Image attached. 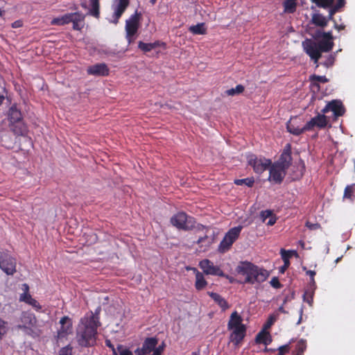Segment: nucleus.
Masks as SVG:
<instances>
[{"label": "nucleus", "instance_id": "obj_46", "mask_svg": "<svg viewBox=\"0 0 355 355\" xmlns=\"http://www.w3.org/2000/svg\"><path fill=\"white\" fill-rule=\"evenodd\" d=\"M270 284L275 288H280L282 287V284L279 282V280L277 277H273L271 279Z\"/></svg>", "mask_w": 355, "mask_h": 355}, {"label": "nucleus", "instance_id": "obj_39", "mask_svg": "<svg viewBox=\"0 0 355 355\" xmlns=\"http://www.w3.org/2000/svg\"><path fill=\"white\" fill-rule=\"evenodd\" d=\"M245 87L242 85H237L235 88L227 89L225 93L228 96H234L243 93Z\"/></svg>", "mask_w": 355, "mask_h": 355}, {"label": "nucleus", "instance_id": "obj_2", "mask_svg": "<svg viewBox=\"0 0 355 355\" xmlns=\"http://www.w3.org/2000/svg\"><path fill=\"white\" fill-rule=\"evenodd\" d=\"M236 271L239 274L246 275L245 282L252 284L265 282L270 275L267 270L259 268L248 261L242 262L238 266Z\"/></svg>", "mask_w": 355, "mask_h": 355}, {"label": "nucleus", "instance_id": "obj_57", "mask_svg": "<svg viewBox=\"0 0 355 355\" xmlns=\"http://www.w3.org/2000/svg\"><path fill=\"white\" fill-rule=\"evenodd\" d=\"M345 5V0H337V2L335 5L333 4L334 8H336L338 10H340L341 8L344 7Z\"/></svg>", "mask_w": 355, "mask_h": 355}, {"label": "nucleus", "instance_id": "obj_33", "mask_svg": "<svg viewBox=\"0 0 355 355\" xmlns=\"http://www.w3.org/2000/svg\"><path fill=\"white\" fill-rule=\"evenodd\" d=\"M190 32L195 35H204L206 33L207 29L203 23L198 24L195 26H191L189 28Z\"/></svg>", "mask_w": 355, "mask_h": 355}, {"label": "nucleus", "instance_id": "obj_51", "mask_svg": "<svg viewBox=\"0 0 355 355\" xmlns=\"http://www.w3.org/2000/svg\"><path fill=\"white\" fill-rule=\"evenodd\" d=\"M275 320H276V317L275 316L270 315L269 318H268L266 322L264 324V328L265 329L270 328L274 324Z\"/></svg>", "mask_w": 355, "mask_h": 355}, {"label": "nucleus", "instance_id": "obj_62", "mask_svg": "<svg viewBox=\"0 0 355 355\" xmlns=\"http://www.w3.org/2000/svg\"><path fill=\"white\" fill-rule=\"evenodd\" d=\"M306 294L307 293L306 292L304 295V300L307 302L309 304H311L312 302H313V297L312 296H310L309 297L306 298Z\"/></svg>", "mask_w": 355, "mask_h": 355}, {"label": "nucleus", "instance_id": "obj_23", "mask_svg": "<svg viewBox=\"0 0 355 355\" xmlns=\"http://www.w3.org/2000/svg\"><path fill=\"white\" fill-rule=\"evenodd\" d=\"M207 295L223 310L225 311L230 306L227 302L221 295L214 292H207Z\"/></svg>", "mask_w": 355, "mask_h": 355}, {"label": "nucleus", "instance_id": "obj_10", "mask_svg": "<svg viewBox=\"0 0 355 355\" xmlns=\"http://www.w3.org/2000/svg\"><path fill=\"white\" fill-rule=\"evenodd\" d=\"M141 14L137 11L132 15L125 21V31L127 38L130 42L132 37L137 33L139 26V19Z\"/></svg>", "mask_w": 355, "mask_h": 355}, {"label": "nucleus", "instance_id": "obj_5", "mask_svg": "<svg viewBox=\"0 0 355 355\" xmlns=\"http://www.w3.org/2000/svg\"><path fill=\"white\" fill-rule=\"evenodd\" d=\"M171 223L178 230L188 231L195 227L196 220L184 212H178L171 218Z\"/></svg>", "mask_w": 355, "mask_h": 355}, {"label": "nucleus", "instance_id": "obj_52", "mask_svg": "<svg viewBox=\"0 0 355 355\" xmlns=\"http://www.w3.org/2000/svg\"><path fill=\"white\" fill-rule=\"evenodd\" d=\"M306 227H308L311 230H315L320 227V225L319 223H312L309 221L306 223Z\"/></svg>", "mask_w": 355, "mask_h": 355}, {"label": "nucleus", "instance_id": "obj_53", "mask_svg": "<svg viewBox=\"0 0 355 355\" xmlns=\"http://www.w3.org/2000/svg\"><path fill=\"white\" fill-rule=\"evenodd\" d=\"M334 57L332 55H330L327 60L323 63V65L329 67H331L334 64Z\"/></svg>", "mask_w": 355, "mask_h": 355}, {"label": "nucleus", "instance_id": "obj_48", "mask_svg": "<svg viewBox=\"0 0 355 355\" xmlns=\"http://www.w3.org/2000/svg\"><path fill=\"white\" fill-rule=\"evenodd\" d=\"M272 211L271 210L262 211L260 214V217L263 222H265L268 218L271 217Z\"/></svg>", "mask_w": 355, "mask_h": 355}, {"label": "nucleus", "instance_id": "obj_44", "mask_svg": "<svg viewBox=\"0 0 355 355\" xmlns=\"http://www.w3.org/2000/svg\"><path fill=\"white\" fill-rule=\"evenodd\" d=\"M117 350L120 355H133L132 352L129 349L124 347L122 345L117 346Z\"/></svg>", "mask_w": 355, "mask_h": 355}, {"label": "nucleus", "instance_id": "obj_40", "mask_svg": "<svg viewBox=\"0 0 355 355\" xmlns=\"http://www.w3.org/2000/svg\"><path fill=\"white\" fill-rule=\"evenodd\" d=\"M310 80L313 85H316V83H326L329 82V79L325 76L315 74L310 76Z\"/></svg>", "mask_w": 355, "mask_h": 355}, {"label": "nucleus", "instance_id": "obj_8", "mask_svg": "<svg viewBox=\"0 0 355 355\" xmlns=\"http://www.w3.org/2000/svg\"><path fill=\"white\" fill-rule=\"evenodd\" d=\"M16 259L8 252L0 253V268L7 275H13L17 270Z\"/></svg>", "mask_w": 355, "mask_h": 355}, {"label": "nucleus", "instance_id": "obj_11", "mask_svg": "<svg viewBox=\"0 0 355 355\" xmlns=\"http://www.w3.org/2000/svg\"><path fill=\"white\" fill-rule=\"evenodd\" d=\"M199 266L206 275L226 277L220 268L218 266H214L213 262L209 259H203L200 261Z\"/></svg>", "mask_w": 355, "mask_h": 355}, {"label": "nucleus", "instance_id": "obj_3", "mask_svg": "<svg viewBox=\"0 0 355 355\" xmlns=\"http://www.w3.org/2000/svg\"><path fill=\"white\" fill-rule=\"evenodd\" d=\"M20 322L21 324H18L17 328L21 330L26 335L32 338H37L42 334L34 313L30 311L22 312L20 316Z\"/></svg>", "mask_w": 355, "mask_h": 355}, {"label": "nucleus", "instance_id": "obj_34", "mask_svg": "<svg viewBox=\"0 0 355 355\" xmlns=\"http://www.w3.org/2000/svg\"><path fill=\"white\" fill-rule=\"evenodd\" d=\"M268 333L262 331L257 335L256 341L267 345L271 342V339L268 338Z\"/></svg>", "mask_w": 355, "mask_h": 355}, {"label": "nucleus", "instance_id": "obj_28", "mask_svg": "<svg viewBox=\"0 0 355 355\" xmlns=\"http://www.w3.org/2000/svg\"><path fill=\"white\" fill-rule=\"evenodd\" d=\"M297 0H284L283 2L284 11L286 13H294L297 8Z\"/></svg>", "mask_w": 355, "mask_h": 355}, {"label": "nucleus", "instance_id": "obj_59", "mask_svg": "<svg viewBox=\"0 0 355 355\" xmlns=\"http://www.w3.org/2000/svg\"><path fill=\"white\" fill-rule=\"evenodd\" d=\"M322 33L323 32H322L321 31H316L315 32V33L313 35V37L315 40H319L320 38H322Z\"/></svg>", "mask_w": 355, "mask_h": 355}, {"label": "nucleus", "instance_id": "obj_13", "mask_svg": "<svg viewBox=\"0 0 355 355\" xmlns=\"http://www.w3.org/2000/svg\"><path fill=\"white\" fill-rule=\"evenodd\" d=\"M286 170L276 164H271L269 178L275 183L280 184L286 174Z\"/></svg>", "mask_w": 355, "mask_h": 355}, {"label": "nucleus", "instance_id": "obj_29", "mask_svg": "<svg viewBox=\"0 0 355 355\" xmlns=\"http://www.w3.org/2000/svg\"><path fill=\"white\" fill-rule=\"evenodd\" d=\"M100 0H90L91 8L89 9V14L92 16L99 18L100 17Z\"/></svg>", "mask_w": 355, "mask_h": 355}, {"label": "nucleus", "instance_id": "obj_9", "mask_svg": "<svg viewBox=\"0 0 355 355\" xmlns=\"http://www.w3.org/2000/svg\"><path fill=\"white\" fill-rule=\"evenodd\" d=\"M302 46L305 53L310 57L311 60L317 64L322 56V53L316 42L307 39L302 42Z\"/></svg>", "mask_w": 355, "mask_h": 355}, {"label": "nucleus", "instance_id": "obj_56", "mask_svg": "<svg viewBox=\"0 0 355 355\" xmlns=\"http://www.w3.org/2000/svg\"><path fill=\"white\" fill-rule=\"evenodd\" d=\"M322 39L327 40L328 41H333V36L331 31L329 32H323L322 33Z\"/></svg>", "mask_w": 355, "mask_h": 355}, {"label": "nucleus", "instance_id": "obj_61", "mask_svg": "<svg viewBox=\"0 0 355 355\" xmlns=\"http://www.w3.org/2000/svg\"><path fill=\"white\" fill-rule=\"evenodd\" d=\"M21 26H22V21H20V20L15 21V22H13V23L12 24V28H19V27H21Z\"/></svg>", "mask_w": 355, "mask_h": 355}, {"label": "nucleus", "instance_id": "obj_43", "mask_svg": "<svg viewBox=\"0 0 355 355\" xmlns=\"http://www.w3.org/2000/svg\"><path fill=\"white\" fill-rule=\"evenodd\" d=\"M329 15L326 18H327L328 21H332L335 23L336 20L334 18V15H335L336 12L339 11V10H338L336 8H334L333 6H331V7H329Z\"/></svg>", "mask_w": 355, "mask_h": 355}, {"label": "nucleus", "instance_id": "obj_30", "mask_svg": "<svg viewBox=\"0 0 355 355\" xmlns=\"http://www.w3.org/2000/svg\"><path fill=\"white\" fill-rule=\"evenodd\" d=\"M160 43L159 41L153 42V43H144L143 42H139L138 44V47L144 52H149L153 49L159 46Z\"/></svg>", "mask_w": 355, "mask_h": 355}, {"label": "nucleus", "instance_id": "obj_60", "mask_svg": "<svg viewBox=\"0 0 355 355\" xmlns=\"http://www.w3.org/2000/svg\"><path fill=\"white\" fill-rule=\"evenodd\" d=\"M276 223V217L272 214L271 217L269 218V220L267 222V225L272 226Z\"/></svg>", "mask_w": 355, "mask_h": 355}, {"label": "nucleus", "instance_id": "obj_38", "mask_svg": "<svg viewBox=\"0 0 355 355\" xmlns=\"http://www.w3.org/2000/svg\"><path fill=\"white\" fill-rule=\"evenodd\" d=\"M319 8H327L333 6L334 0H311Z\"/></svg>", "mask_w": 355, "mask_h": 355}, {"label": "nucleus", "instance_id": "obj_6", "mask_svg": "<svg viewBox=\"0 0 355 355\" xmlns=\"http://www.w3.org/2000/svg\"><path fill=\"white\" fill-rule=\"evenodd\" d=\"M243 227L239 225L231 228L225 235L223 240L220 241L218 250L220 252H225L227 251L235 241L239 238Z\"/></svg>", "mask_w": 355, "mask_h": 355}, {"label": "nucleus", "instance_id": "obj_37", "mask_svg": "<svg viewBox=\"0 0 355 355\" xmlns=\"http://www.w3.org/2000/svg\"><path fill=\"white\" fill-rule=\"evenodd\" d=\"M8 330V322L0 317V340L7 334Z\"/></svg>", "mask_w": 355, "mask_h": 355}, {"label": "nucleus", "instance_id": "obj_64", "mask_svg": "<svg viewBox=\"0 0 355 355\" xmlns=\"http://www.w3.org/2000/svg\"><path fill=\"white\" fill-rule=\"evenodd\" d=\"M22 287H23L24 293H28V291H29L28 285L27 284H22Z\"/></svg>", "mask_w": 355, "mask_h": 355}, {"label": "nucleus", "instance_id": "obj_20", "mask_svg": "<svg viewBox=\"0 0 355 355\" xmlns=\"http://www.w3.org/2000/svg\"><path fill=\"white\" fill-rule=\"evenodd\" d=\"M233 331L230 335V340L234 345H239L244 338L246 332L245 325L237 327L232 329Z\"/></svg>", "mask_w": 355, "mask_h": 355}, {"label": "nucleus", "instance_id": "obj_26", "mask_svg": "<svg viewBox=\"0 0 355 355\" xmlns=\"http://www.w3.org/2000/svg\"><path fill=\"white\" fill-rule=\"evenodd\" d=\"M72 15L71 13H67L61 17H56L52 19L51 24L55 26H64L71 23Z\"/></svg>", "mask_w": 355, "mask_h": 355}, {"label": "nucleus", "instance_id": "obj_45", "mask_svg": "<svg viewBox=\"0 0 355 355\" xmlns=\"http://www.w3.org/2000/svg\"><path fill=\"white\" fill-rule=\"evenodd\" d=\"M59 355H72V347L68 345L66 347L61 348Z\"/></svg>", "mask_w": 355, "mask_h": 355}, {"label": "nucleus", "instance_id": "obj_7", "mask_svg": "<svg viewBox=\"0 0 355 355\" xmlns=\"http://www.w3.org/2000/svg\"><path fill=\"white\" fill-rule=\"evenodd\" d=\"M248 165L251 166L257 174H261L266 171L272 164V162L269 159L265 157L258 158L254 154H249L247 155Z\"/></svg>", "mask_w": 355, "mask_h": 355}, {"label": "nucleus", "instance_id": "obj_58", "mask_svg": "<svg viewBox=\"0 0 355 355\" xmlns=\"http://www.w3.org/2000/svg\"><path fill=\"white\" fill-rule=\"evenodd\" d=\"M289 266L290 262H287L285 261V262H284V265L279 268V272L282 274L284 273L287 268L289 267Z\"/></svg>", "mask_w": 355, "mask_h": 355}, {"label": "nucleus", "instance_id": "obj_14", "mask_svg": "<svg viewBox=\"0 0 355 355\" xmlns=\"http://www.w3.org/2000/svg\"><path fill=\"white\" fill-rule=\"evenodd\" d=\"M327 123L328 121L324 114H318L305 124L304 129L311 130L315 126L319 128H324L327 126Z\"/></svg>", "mask_w": 355, "mask_h": 355}, {"label": "nucleus", "instance_id": "obj_19", "mask_svg": "<svg viewBox=\"0 0 355 355\" xmlns=\"http://www.w3.org/2000/svg\"><path fill=\"white\" fill-rule=\"evenodd\" d=\"M300 119L297 117L291 118L286 123V129L288 132L294 135H300L305 131H308V129H304V127H300L298 125V121Z\"/></svg>", "mask_w": 355, "mask_h": 355}, {"label": "nucleus", "instance_id": "obj_54", "mask_svg": "<svg viewBox=\"0 0 355 355\" xmlns=\"http://www.w3.org/2000/svg\"><path fill=\"white\" fill-rule=\"evenodd\" d=\"M105 345L110 348L112 351V353H113V355H118L115 348H114V346L113 345V344L111 343L110 340L109 339H106L105 341Z\"/></svg>", "mask_w": 355, "mask_h": 355}, {"label": "nucleus", "instance_id": "obj_50", "mask_svg": "<svg viewBox=\"0 0 355 355\" xmlns=\"http://www.w3.org/2000/svg\"><path fill=\"white\" fill-rule=\"evenodd\" d=\"M28 305L31 306L33 308H34L36 311H40L42 309V306L40 304V303L34 298H32L30 302H28Z\"/></svg>", "mask_w": 355, "mask_h": 355}, {"label": "nucleus", "instance_id": "obj_1", "mask_svg": "<svg viewBox=\"0 0 355 355\" xmlns=\"http://www.w3.org/2000/svg\"><path fill=\"white\" fill-rule=\"evenodd\" d=\"M101 325L98 313H90L80 320L76 334V340L81 347L88 348L96 345L98 328Z\"/></svg>", "mask_w": 355, "mask_h": 355}, {"label": "nucleus", "instance_id": "obj_4", "mask_svg": "<svg viewBox=\"0 0 355 355\" xmlns=\"http://www.w3.org/2000/svg\"><path fill=\"white\" fill-rule=\"evenodd\" d=\"M9 127L16 135H23L27 131L21 110L17 105H12L8 113Z\"/></svg>", "mask_w": 355, "mask_h": 355}, {"label": "nucleus", "instance_id": "obj_32", "mask_svg": "<svg viewBox=\"0 0 355 355\" xmlns=\"http://www.w3.org/2000/svg\"><path fill=\"white\" fill-rule=\"evenodd\" d=\"M197 230H198V231L206 230V231H205V234L203 236H199V238L196 241V243L198 244V245H202L205 241H207V243H209V241H208L209 238H208V236L207 234V233L208 232V227L205 226V225L199 224L197 226Z\"/></svg>", "mask_w": 355, "mask_h": 355}, {"label": "nucleus", "instance_id": "obj_41", "mask_svg": "<svg viewBox=\"0 0 355 355\" xmlns=\"http://www.w3.org/2000/svg\"><path fill=\"white\" fill-rule=\"evenodd\" d=\"M293 252H294V251H287L284 249H282L280 253L283 261L285 262L286 261L287 262H290L289 259L291 257Z\"/></svg>", "mask_w": 355, "mask_h": 355}, {"label": "nucleus", "instance_id": "obj_27", "mask_svg": "<svg viewBox=\"0 0 355 355\" xmlns=\"http://www.w3.org/2000/svg\"><path fill=\"white\" fill-rule=\"evenodd\" d=\"M316 44H318V46L321 53H327L331 51L334 46L333 41H328L323 39L316 42Z\"/></svg>", "mask_w": 355, "mask_h": 355}, {"label": "nucleus", "instance_id": "obj_17", "mask_svg": "<svg viewBox=\"0 0 355 355\" xmlns=\"http://www.w3.org/2000/svg\"><path fill=\"white\" fill-rule=\"evenodd\" d=\"M117 3L114 6V12L112 23L116 24L123 13L125 12L130 3V0H116Z\"/></svg>", "mask_w": 355, "mask_h": 355}, {"label": "nucleus", "instance_id": "obj_49", "mask_svg": "<svg viewBox=\"0 0 355 355\" xmlns=\"http://www.w3.org/2000/svg\"><path fill=\"white\" fill-rule=\"evenodd\" d=\"M32 296L29 293H23L20 295L19 300L28 304V302L32 300Z\"/></svg>", "mask_w": 355, "mask_h": 355}, {"label": "nucleus", "instance_id": "obj_25", "mask_svg": "<svg viewBox=\"0 0 355 355\" xmlns=\"http://www.w3.org/2000/svg\"><path fill=\"white\" fill-rule=\"evenodd\" d=\"M311 23L317 26L324 28L328 24V19L320 13L312 15Z\"/></svg>", "mask_w": 355, "mask_h": 355}, {"label": "nucleus", "instance_id": "obj_21", "mask_svg": "<svg viewBox=\"0 0 355 355\" xmlns=\"http://www.w3.org/2000/svg\"><path fill=\"white\" fill-rule=\"evenodd\" d=\"M71 22L73 23V29L76 31H81L84 26L85 16L80 12H72Z\"/></svg>", "mask_w": 355, "mask_h": 355}, {"label": "nucleus", "instance_id": "obj_12", "mask_svg": "<svg viewBox=\"0 0 355 355\" xmlns=\"http://www.w3.org/2000/svg\"><path fill=\"white\" fill-rule=\"evenodd\" d=\"M331 111L335 116H341L345 112L343 103L339 100H333L329 102L321 110V113L326 114Z\"/></svg>", "mask_w": 355, "mask_h": 355}, {"label": "nucleus", "instance_id": "obj_35", "mask_svg": "<svg viewBox=\"0 0 355 355\" xmlns=\"http://www.w3.org/2000/svg\"><path fill=\"white\" fill-rule=\"evenodd\" d=\"M234 183L236 185H239V186L245 184V185L248 186V187H252L254 185V179L252 177L247 178H244V179H236V180H234Z\"/></svg>", "mask_w": 355, "mask_h": 355}, {"label": "nucleus", "instance_id": "obj_63", "mask_svg": "<svg viewBox=\"0 0 355 355\" xmlns=\"http://www.w3.org/2000/svg\"><path fill=\"white\" fill-rule=\"evenodd\" d=\"M334 28H335L336 29H337L338 31H341V30L345 29V25H343V24L338 25V24H336V22H335V24H334Z\"/></svg>", "mask_w": 355, "mask_h": 355}, {"label": "nucleus", "instance_id": "obj_55", "mask_svg": "<svg viewBox=\"0 0 355 355\" xmlns=\"http://www.w3.org/2000/svg\"><path fill=\"white\" fill-rule=\"evenodd\" d=\"M164 343H163L162 345H159L158 347H155V350L154 353L152 355H161L162 352L164 351Z\"/></svg>", "mask_w": 355, "mask_h": 355}, {"label": "nucleus", "instance_id": "obj_18", "mask_svg": "<svg viewBox=\"0 0 355 355\" xmlns=\"http://www.w3.org/2000/svg\"><path fill=\"white\" fill-rule=\"evenodd\" d=\"M109 68L105 63H98L89 67L87 72L89 75L107 76L109 75Z\"/></svg>", "mask_w": 355, "mask_h": 355}, {"label": "nucleus", "instance_id": "obj_36", "mask_svg": "<svg viewBox=\"0 0 355 355\" xmlns=\"http://www.w3.org/2000/svg\"><path fill=\"white\" fill-rule=\"evenodd\" d=\"M355 192V184L347 185L344 191L343 198L353 200V195Z\"/></svg>", "mask_w": 355, "mask_h": 355}, {"label": "nucleus", "instance_id": "obj_22", "mask_svg": "<svg viewBox=\"0 0 355 355\" xmlns=\"http://www.w3.org/2000/svg\"><path fill=\"white\" fill-rule=\"evenodd\" d=\"M193 270L196 275L195 288L198 291H201L206 287L207 282L205 279L203 274L199 272L196 268H193Z\"/></svg>", "mask_w": 355, "mask_h": 355}, {"label": "nucleus", "instance_id": "obj_15", "mask_svg": "<svg viewBox=\"0 0 355 355\" xmlns=\"http://www.w3.org/2000/svg\"><path fill=\"white\" fill-rule=\"evenodd\" d=\"M60 324L61 327L58 331V337L59 338H64L72 332L73 323L69 317H62L60 320Z\"/></svg>", "mask_w": 355, "mask_h": 355}, {"label": "nucleus", "instance_id": "obj_47", "mask_svg": "<svg viewBox=\"0 0 355 355\" xmlns=\"http://www.w3.org/2000/svg\"><path fill=\"white\" fill-rule=\"evenodd\" d=\"M303 270H306V275H309L310 277V279H311V284L312 286H315V279H314V277L315 275V272L314 270H306V268L305 267L303 268Z\"/></svg>", "mask_w": 355, "mask_h": 355}, {"label": "nucleus", "instance_id": "obj_24", "mask_svg": "<svg viewBox=\"0 0 355 355\" xmlns=\"http://www.w3.org/2000/svg\"><path fill=\"white\" fill-rule=\"evenodd\" d=\"M242 318L241 315L237 313V311H234L231 315L230 320L227 324V328L229 330H231L233 328L240 327L243 325L242 324Z\"/></svg>", "mask_w": 355, "mask_h": 355}, {"label": "nucleus", "instance_id": "obj_42", "mask_svg": "<svg viewBox=\"0 0 355 355\" xmlns=\"http://www.w3.org/2000/svg\"><path fill=\"white\" fill-rule=\"evenodd\" d=\"M291 349L290 343L286 344L284 345L280 346L278 349V355H284L289 352Z\"/></svg>", "mask_w": 355, "mask_h": 355}, {"label": "nucleus", "instance_id": "obj_16", "mask_svg": "<svg viewBox=\"0 0 355 355\" xmlns=\"http://www.w3.org/2000/svg\"><path fill=\"white\" fill-rule=\"evenodd\" d=\"M291 162H292L291 146V144H288L285 146L279 160L277 162H275V164H276L286 169H288L291 164Z\"/></svg>", "mask_w": 355, "mask_h": 355}, {"label": "nucleus", "instance_id": "obj_31", "mask_svg": "<svg viewBox=\"0 0 355 355\" xmlns=\"http://www.w3.org/2000/svg\"><path fill=\"white\" fill-rule=\"evenodd\" d=\"M306 349V342L305 340L301 339L296 343L295 349L293 351V354L294 355H303Z\"/></svg>", "mask_w": 355, "mask_h": 355}]
</instances>
